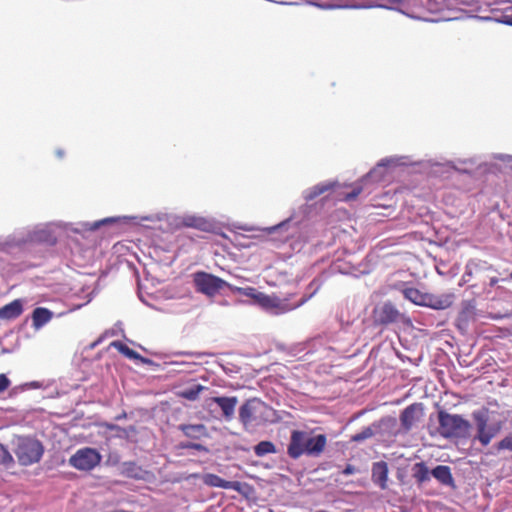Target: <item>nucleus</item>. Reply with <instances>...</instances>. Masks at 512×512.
<instances>
[{
	"instance_id": "1",
	"label": "nucleus",
	"mask_w": 512,
	"mask_h": 512,
	"mask_svg": "<svg viewBox=\"0 0 512 512\" xmlns=\"http://www.w3.org/2000/svg\"><path fill=\"white\" fill-rule=\"evenodd\" d=\"M191 228H198L204 232L218 233L223 226H190ZM227 230L235 234V240L239 246L250 247L252 242L241 241V237H251L256 239V244L259 242H272L275 246L284 243L288 238L289 226H224Z\"/></svg>"
},
{
	"instance_id": "2",
	"label": "nucleus",
	"mask_w": 512,
	"mask_h": 512,
	"mask_svg": "<svg viewBox=\"0 0 512 512\" xmlns=\"http://www.w3.org/2000/svg\"><path fill=\"white\" fill-rule=\"evenodd\" d=\"M363 191L360 182L353 184H342L338 181H325L318 183L303 192L306 203L314 201L317 197L324 195L322 200L351 202Z\"/></svg>"
},
{
	"instance_id": "3",
	"label": "nucleus",
	"mask_w": 512,
	"mask_h": 512,
	"mask_svg": "<svg viewBox=\"0 0 512 512\" xmlns=\"http://www.w3.org/2000/svg\"><path fill=\"white\" fill-rule=\"evenodd\" d=\"M327 437L324 433L294 429L291 431L287 454L296 460L301 456L316 458L325 449Z\"/></svg>"
},
{
	"instance_id": "4",
	"label": "nucleus",
	"mask_w": 512,
	"mask_h": 512,
	"mask_svg": "<svg viewBox=\"0 0 512 512\" xmlns=\"http://www.w3.org/2000/svg\"><path fill=\"white\" fill-rule=\"evenodd\" d=\"M238 419L245 431L280 420L278 412L259 398L245 400L238 409Z\"/></svg>"
},
{
	"instance_id": "5",
	"label": "nucleus",
	"mask_w": 512,
	"mask_h": 512,
	"mask_svg": "<svg viewBox=\"0 0 512 512\" xmlns=\"http://www.w3.org/2000/svg\"><path fill=\"white\" fill-rule=\"evenodd\" d=\"M495 414V411L484 406L472 411L471 418L476 431L473 437L474 442H479L482 446L486 447L500 433L504 420L507 417L496 420L494 418Z\"/></svg>"
},
{
	"instance_id": "6",
	"label": "nucleus",
	"mask_w": 512,
	"mask_h": 512,
	"mask_svg": "<svg viewBox=\"0 0 512 512\" xmlns=\"http://www.w3.org/2000/svg\"><path fill=\"white\" fill-rule=\"evenodd\" d=\"M11 445L18 464L23 467L39 463L45 452L42 441L32 435H14Z\"/></svg>"
},
{
	"instance_id": "7",
	"label": "nucleus",
	"mask_w": 512,
	"mask_h": 512,
	"mask_svg": "<svg viewBox=\"0 0 512 512\" xmlns=\"http://www.w3.org/2000/svg\"><path fill=\"white\" fill-rule=\"evenodd\" d=\"M245 290L247 291V296L252 297L256 304L271 315H282L290 312L306 303L315 293L314 291L308 296L302 297L296 303H290L287 298H280L277 296H270L262 292H257L256 289L252 287H248Z\"/></svg>"
},
{
	"instance_id": "8",
	"label": "nucleus",
	"mask_w": 512,
	"mask_h": 512,
	"mask_svg": "<svg viewBox=\"0 0 512 512\" xmlns=\"http://www.w3.org/2000/svg\"><path fill=\"white\" fill-rule=\"evenodd\" d=\"M472 424L460 414H451L446 410L438 411L437 432L445 439H467Z\"/></svg>"
},
{
	"instance_id": "9",
	"label": "nucleus",
	"mask_w": 512,
	"mask_h": 512,
	"mask_svg": "<svg viewBox=\"0 0 512 512\" xmlns=\"http://www.w3.org/2000/svg\"><path fill=\"white\" fill-rule=\"evenodd\" d=\"M405 299L415 305L442 311L452 306L455 295L453 293L433 294L420 291L414 287H406L402 290Z\"/></svg>"
},
{
	"instance_id": "10",
	"label": "nucleus",
	"mask_w": 512,
	"mask_h": 512,
	"mask_svg": "<svg viewBox=\"0 0 512 512\" xmlns=\"http://www.w3.org/2000/svg\"><path fill=\"white\" fill-rule=\"evenodd\" d=\"M127 222V221H149V222H167L168 224H185V225H191V224H207V221L204 218L201 217H195V216H187L183 218H178L172 214H157V215H151V216H144V217H107L101 220L94 221L93 224L98 225H106V224H115L117 222Z\"/></svg>"
},
{
	"instance_id": "11",
	"label": "nucleus",
	"mask_w": 512,
	"mask_h": 512,
	"mask_svg": "<svg viewBox=\"0 0 512 512\" xmlns=\"http://www.w3.org/2000/svg\"><path fill=\"white\" fill-rule=\"evenodd\" d=\"M193 282L196 290L207 296H213L224 287L230 286L222 278L204 271L195 272L193 274Z\"/></svg>"
},
{
	"instance_id": "12",
	"label": "nucleus",
	"mask_w": 512,
	"mask_h": 512,
	"mask_svg": "<svg viewBox=\"0 0 512 512\" xmlns=\"http://www.w3.org/2000/svg\"><path fill=\"white\" fill-rule=\"evenodd\" d=\"M102 455L96 448L84 447L69 459V465L80 471H91L100 464Z\"/></svg>"
},
{
	"instance_id": "13",
	"label": "nucleus",
	"mask_w": 512,
	"mask_h": 512,
	"mask_svg": "<svg viewBox=\"0 0 512 512\" xmlns=\"http://www.w3.org/2000/svg\"><path fill=\"white\" fill-rule=\"evenodd\" d=\"M29 250L27 234L22 232L13 233L0 238V252L18 255Z\"/></svg>"
},
{
	"instance_id": "14",
	"label": "nucleus",
	"mask_w": 512,
	"mask_h": 512,
	"mask_svg": "<svg viewBox=\"0 0 512 512\" xmlns=\"http://www.w3.org/2000/svg\"><path fill=\"white\" fill-rule=\"evenodd\" d=\"M120 475L138 481L150 482L154 474L138 465L135 461H124L119 464Z\"/></svg>"
},
{
	"instance_id": "15",
	"label": "nucleus",
	"mask_w": 512,
	"mask_h": 512,
	"mask_svg": "<svg viewBox=\"0 0 512 512\" xmlns=\"http://www.w3.org/2000/svg\"><path fill=\"white\" fill-rule=\"evenodd\" d=\"M402 317L403 315L390 301L384 302L379 308L375 309V321L380 325L396 323Z\"/></svg>"
},
{
	"instance_id": "16",
	"label": "nucleus",
	"mask_w": 512,
	"mask_h": 512,
	"mask_svg": "<svg viewBox=\"0 0 512 512\" xmlns=\"http://www.w3.org/2000/svg\"><path fill=\"white\" fill-rule=\"evenodd\" d=\"M29 247L33 244L52 247L57 243V235L50 226H45L42 229L36 230L32 233H27Z\"/></svg>"
},
{
	"instance_id": "17",
	"label": "nucleus",
	"mask_w": 512,
	"mask_h": 512,
	"mask_svg": "<svg viewBox=\"0 0 512 512\" xmlns=\"http://www.w3.org/2000/svg\"><path fill=\"white\" fill-rule=\"evenodd\" d=\"M376 434L382 437H395L399 434L398 421L394 416H384L373 422Z\"/></svg>"
},
{
	"instance_id": "18",
	"label": "nucleus",
	"mask_w": 512,
	"mask_h": 512,
	"mask_svg": "<svg viewBox=\"0 0 512 512\" xmlns=\"http://www.w3.org/2000/svg\"><path fill=\"white\" fill-rule=\"evenodd\" d=\"M417 412L423 414V404L413 403L404 408L400 413V423L404 433L409 432L418 419Z\"/></svg>"
},
{
	"instance_id": "19",
	"label": "nucleus",
	"mask_w": 512,
	"mask_h": 512,
	"mask_svg": "<svg viewBox=\"0 0 512 512\" xmlns=\"http://www.w3.org/2000/svg\"><path fill=\"white\" fill-rule=\"evenodd\" d=\"M212 402L220 408L222 416L226 421H231L234 418L235 408L238 403L236 396H215L212 398Z\"/></svg>"
},
{
	"instance_id": "20",
	"label": "nucleus",
	"mask_w": 512,
	"mask_h": 512,
	"mask_svg": "<svg viewBox=\"0 0 512 512\" xmlns=\"http://www.w3.org/2000/svg\"><path fill=\"white\" fill-rule=\"evenodd\" d=\"M371 473H372L371 477H372L373 483L375 485H377L378 487H380L381 489H386L387 482H388V473H389L387 462L382 461V460L378 461V462H374L372 464Z\"/></svg>"
},
{
	"instance_id": "21",
	"label": "nucleus",
	"mask_w": 512,
	"mask_h": 512,
	"mask_svg": "<svg viewBox=\"0 0 512 512\" xmlns=\"http://www.w3.org/2000/svg\"><path fill=\"white\" fill-rule=\"evenodd\" d=\"M25 300L18 298L0 308L1 320H14L24 311Z\"/></svg>"
},
{
	"instance_id": "22",
	"label": "nucleus",
	"mask_w": 512,
	"mask_h": 512,
	"mask_svg": "<svg viewBox=\"0 0 512 512\" xmlns=\"http://www.w3.org/2000/svg\"><path fill=\"white\" fill-rule=\"evenodd\" d=\"M431 473V476L434 477L441 485L450 488L456 487L451 468L449 466L436 465L431 469Z\"/></svg>"
},
{
	"instance_id": "23",
	"label": "nucleus",
	"mask_w": 512,
	"mask_h": 512,
	"mask_svg": "<svg viewBox=\"0 0 512 512\" xmlns=\"http://www.w3.org/2000/svg\"><path fill=\"white\" fill-rule=\"evenodd\" d=\"M489 268H490V266H488L487 262H485V261L470 260L465 266V272L462 275L459 285L462 286V285L468 283L473 275L477 276L481 272H483Z\"/></svg>"
},
{
	"instance_id": "24",
	"label": "nucleus",
	"mask_w": 512,
	"mask_h": 512,
	"mask_svg": "<svg viewBox=\"0 0 512 512\" xmlns=\"http://www.w3.org/2000/svg\"><path fill=\"white\" fill-rule=\"evenodd\" d=\"M54 313L46 307H36L31 314L32 326L39 330L46 325L52 318Z\"/></svg>"
},
{
	"instance_id": "25",
	"label": "nucleus",
	"mask_w": 512,
	"mask_h": 512,
	"mask_svg": "<svg viewBox=\"0 0 512 512\" xmlns=\"http://www.w3.org/2000/svg\"><path fill=\"white\" fill-rule=\"evenodd\" d=\"M178 430L181 431L187 438L199 439L203 436H207V428L204 424H179Z\"/></svg>"
},
{
	"instance_id": "26",
	"label": "nucleus",
	"mask_w": 512,
	"mask_h": 512,
	"mask_svg": "<svg viewBox=\"0 0 512 512\" xmlns=\"http://www.w3.org/2000/svg\"><path fill=\"white\" fill-rule=\"evenodd\" d=\"M411 471L412 477L419 485L428 482L432 474L431 470L424 461L414 463Z\"/></svg>"
},
{
	"instance_id": "27",
	"label": "nucleus",
	"mask_w": 512,
	"mask_h": 512,
	"mask_svg": "<svg viewBox=\"0 0 512 512\" xmlns=\"http://www.w3.org/2000/svg\"><path fill=\"white\" fill-rule=\"evenodd\" d=\"M205 390H208V387L200 383H192L191 385L179 390L177 395L178 397L188 401H196L199 398L200 393Z\"/></svg>"
},
{
	"instance_id": "28",
	"label": "nucleus",
	"mask_w": 512,
	"mask_h": 512,
	"mask_svg": "<svg viewBox=\"0 0 512 512\" xmlns=\"http://www.w3.org/2000/svg\"><path fill=\"white\" fill-rule=\"evenodd\" d=\"M194 477H198L201 479L203 484L209 487H216L224 489L225 479L213 473H204V474H194Z\"/></svg>"
},
{
	"instance_id": "29",
	"label": "nucleus",
	"mask_w": 512,
	"mask_h": 512,
	"mask_svg": "<svg viewBox=\"0 0 512 512\" xmlns=\"http://www.w3.org/2000/svg\"><path fill=\"white\" fill-rule=\"evenodd\" d=\"M253 451L257 457H264L268 454L276 453V446L272 441L262 440L254 445Z\"/></svg>"
},
{
	"instance_id": "30",
	"label": "nucleus",
	"mask_w": 512,
	"mask_h": 512,
	"mask_svg": "<svg viewBox=\"0 0 512 512\" xmlns=\"http://www.w3.org/2000/svg\"><path fill=\"white\" fill-rule=\"evenodd\" d=\"M470 316L471 311L466 308L462 309L456 318L455 326L462 334H465L468 331Z\"/></svg>"
},
{
	"instance_id": "31",
	"label": "nucleus",
	"mask_w": 512,
	"mask_h": 512,
	"mask_svg": "<svg viewBox=\"0 0 512 512\" xmlns=\"http://www.w3.org/2000/svg\"><path fill=\"white\" fill-rule=\"evenodd\" d=\"M0 466L11 469L15 466V460L6 445L0 442Z\"/></svg>"
},
{
	"instance_id": "32",
	"label": "nucleus",
	"mask_w": 512,
	"mask_h": 512,
	"mask_svg": "<svg viewBox=\"0 0 512 512\" xmlns=\"http://www.w3.org/2000/svg\"><path fill=\"white\" fill-rule=\"evenodd\" d=\"M111 346H113L115 349H117L122 355H124L125 357H127L130 360H134L135 362L137 361V359L139 357V353L137 351L130 348L129 346H127L124 342H122L120 340L113 341L111 343Z\"/></svg>"
},
{
	"instance_id": "33",
	"label": "nucleus",
	"mask_w": 512,
	"mask_h": 512,
	"mask_svg": "<svg viewBox=\"0 0 512 512\" xmlns=\"http://www.w3.org/2000/svg\"><path fill=\"white\" fill-rule=\"evenodd\" d=\"M374 435H377V434H376V430L373 427V423H372L370 426L363 428L362 431L352 435L350 438V441L356 442V443H361V442L373 437Z\"/></svg>"
},
{
	"instance_id": "34",
	"label": "nucleus",
	"mask_w": 512,
	"mask_h": 512,
	"mask_svg": "<svg viewBox=\"0 0 512 512\" xmlns=\"http://www.w3.org/2000/svg\"><path fill=\"white\" fill-rule=\"evenodd\" d=\"M497 451L508 450L512 452V431L505 435L499 442L494 445Z\"/></svg>"
},
{
	"instance_id": "35",
	"label": "nucleus",
	"mask_w": 512,
	"mask_h": 512,
	"mask_svg": "<svg viewBox=\"0 0 512 512\" xmlns=\"http://www.w3.org/2000/svg\"><path fill=\"white\" fill-rule=\"evenodd\" d=\"M179 448L181 449H194V450H197V451H200V452H204V453H208L209 452V449L201 444V443H196V442H193V441H182L179 443Z\"/></svg>"
},
{
	"instance_id": "36",
	"label": "nucleus",
	"mask_w": 512,
	"mask_h": 512,
	"mask_svg": "<svg viewBox=\"0 0 512 512\" xmlns=\"http://www.w3.org/2000/svg\"><path fill=\"white\" fill-rule=\"evenodd\" d=\"M106 427L110 431L117 432L118 437H120V438H127V429H124L123 427H121V426H119L117 424H113V423L107 424Z\"/></svg>"
},
{
	"instance_id": "37",
	"label": "nucleus",
	"mask_w": 512,
	"mask_h": 512,
	"mask_svg": "<svg viewBox=\"0 0 512 512\" xmlns=\"http://www.w3.org/2000/svg\"><path fill=\"white\" fill-rule=\"evenodd\" d=\"M11 385V381L4 373L0 374V393L6 391Z\"/></svg>"
},
{
	"instance_id": "38",
	"label": "nucleus",
	"mask_w": 512,
	"mask_h": 512,
	"mask_svg": "<svg viewBox=\"0 0 512 512\" xmlns=\"http://www.w3.org/2000/svg\"><path fill=\"white\" fill-rule=\"evenodd\" d=\"M242 483L239 481H225L224 489L234 490L236 492H241Z\"/></svg>"
},
{
	"instance_id": "39",
	"label": "nucleus",
	"mask_w": 512,
	"mask_h": 512,
	"mask_svg": "<svg viewBox=\"0 0 512 512\" xmlns=\"http://www.w3.org/2000/svg\"><path fill=\"white\" fill-rule=\"evenodd\" d=\"M136 362L140 363V364H143V365H147V366H154V367H159L160 366L154 360H152L150 358H147V357H144L141 354H139V357H138Z\"/></svg>"
},
{
	"instance_id": "40",
	"label": "nucleus",
	"mask_w": 512,
	"mask_h": 512,
	"mask_svg": "<svg viewBox=\"0 0 512 512\" xmlns=\"http://www.w3.org/2000/svg\"><path fill=\"white\" fill-rule=\"evenodd\" d=\"M41 387V384L40 382L38 381H32V382H28V383H25L24 385L20 386V387H16L13 389V392L16 393V390L17 389H21V390H24V389H27V388H32V389H38Z\"/></svg>"
},
{
	"instance_id": "41",
	"label": "nucleus",
	"mask_w": 512,
	"mask_h": 512,
	"mask_svg": "<svg viewBox=\"0 0 512 512\" xmlns=\"http://www.w3.org/2000/svg\"><path fill=\"white\" fill-rule=\"evenodd\" d=\"M357 471L356 467L352 464H347L344 469L342 470V474L345 476L353 475Z\"/></svg>"
},
{
	"instance_id": "42",
	"label": "nucleus",
	"mask_w": 512,
	"mask_h": 512,
	"mask_svg": "<svg viewBox=\"0 0 512 512\" xmlns=\"http://www.w3.org/2000/svg\"><path fill=\"white\" fill-rule=\"evenodd\" d=\"M498 20L512 26V11L510 13L505 12Z\"/></svg>"
},
{
	"instance_id": "43",
	"label": "nucleus",
	"mask_w": 512,
	"mask_h": 512,
	"mask_svg": "<svg viewBox=\"0 0 512 512\" xmlns=\"http://www.w3.org/2000/svg\"><path fill=\"white\" fill-rule=\"evenodd\" d=\"M109 461L112 463V464H115V465H118L121 463L120 462V457L118 455H110L109 456Z\"/></svg>"
},
{
	"instance_id": "44",
	"label": "nucleus",
	"mask_w": 512,
	"mask_h": 512,
	"mask_svg": "<svg viewBox=\"0 0 512 512\" xmlns=\"http://www.w3.org/2000/svg\"><path fill=\"white\" fill-rule=\"evenodd\" d=\"M125 429H127V438L129 437V435L131 433H136V427L134 425H130V426L126 427Z\"/></svg>"
},
{
	"instance_id": "45",
	"label": "nucleus",
	"mask_w": 512,
	"mask_h": 512,
	"mask_svg": "<svg viewBox=\"0 0 512 512\" xmlns=\"http://www.w3.org/2000/svg\"><path fill=\"white\" fill-rule=\"evenodd\" d=\"M499 281H500V280H499L498 278H496V277H491V278L489 279V286H490V287H493V286H495Z\"/></svg>"
},
{
	"instance_id": "46",
	"label": "nucleus",
	"mask_w": 512,
	"mask_h": 512,
	"mask_svg": "<svg viewBox=\"0 0 512 512\" xmlns=\"http://www.w3.org/2000/svg\"><path fill=\"white\" fill-rule=\"evenodd\" d=\"M126 417H127V413L123 411L121 414H119L115 417V420L120 421V420L125 419Z\"/></svg>"
},
{
	"instance_id": "47",
	"label": "nucleus",
	"mask_w": 512,
	"mask_h": 512,
	"mask_svg": "<svg viewBox=\"0 0 512 512\" xmlns=\"http://www.w3.org/2000/svg\"><path fill=\"white\" fill-rule=\"evenodd\" d=\"M64 154H65V152H64V150H62V149H58V150L56 151V155H57L59 158H63V157H64Z\"/></svg>"
},
{
	"instance_id": "48",
	"label": "nucleus",
	"mask_w": 512,
	"mask_h": 512,
	"mask_svg": "<svg viewBox=\"0 0 512 512\" xmlns=\"http://www.w3.org/2000/svg\"><path fill=\"white\" fill-rule=\"evenodd\" d=\"M89 231H96L98 230L101 226H96V225H93V226H87Z\"/></svg>"
},
{
	"instance_id": "49",
	"label": "nucleus",
	"mask_w": 512,
	"mask_h": 512,
	"mask_svg": "<svg viewBox=\"0 0 512 512\" xmlns=\"http://www.w3.org/2000/svg\"><path fill=\"white\" fill-rule=\"evenodd\" d=\"M508 279L512 280V271L508 274V277L502 278L501 281H507Z\"/></svg>"
},
{
	"instance_id": "50",
	"label": "nucleus",
	"mask_w": 512,
	"mask_h": 512,
	"mask_svg": "<svg viewBox=\"0 0 512 512\" xmlns=\"http://www.w3.org/2000/svg\"><path fill=\"white\" fill-rule=\"evenodd\" d=\"M374 172H375V170L370 171V173H369L365 178H363V179L361 180V182L366 181L369 177H371V175H372Z\"/></svg>"
},
{
	"instance_id": "51",
	"label": "nucleus",
	"mask_w": 512,
	"mask_h": 512,
	"mask_svg": "<svg viewBox=\"0 0 512 512\" xmlns=\"http://www.w3.org/2000/svg\"><path fill=\"white\" fill-rule=\"evenodd\" d=\"M177 354L178 355H189V356L194 355V353H192V352H178Z\"/></svg>"
},
{
	"instance_id": "52",
	"label": "nucleus",
	"mask_w": 512,
	"mask_h": 512,
	"mask_svg": "<svg viewBox=\"0 0 512 512\" xmlns=\"http://www.w3.org/2000/svg\"><path fill=\"white\" fill-rule=\"evenodd\" d=\"M509 414H510L509 421H510V425L512 426V412H510Z\"/></svg>"
},
{
	"instance_id": "53",
	"label": "nucleus",
	"mask_w": 512,
	"mask_h": 512,
	"mask_svg": "<svg viewBox=\"0 0 512 512\" xmlns=\"http://www.w3.org/2000/svg\"><path fill=\"white\" fill-rule=\"evenodd\" d=\"M288 222H289V220L287 219V220L280 222L279 224L285 225V224H288Z\"/></svg>"
},
{
	"instance_id": "54",
	"label": "nucleus",
	"mask_w": 512,
	"mask_h": 512,
	"mask_svg": "<svg viewBox=\"0 0 512 512\" xmlns=\"http://www.w3.org/2000/svg\"><path fill=\"white\" fill-rule=\"evenodd\" d=\"M488 404H489V406H492V405L498 406V403L496 401L494 403L489 402Z\"/></svg>"
},
{
	"instance_id": "55",
	"label": "nucleus",
	"mask_w": 512,
	"mask_h": 512,
	"mask_svg": "<svg viewBox=\"0 0 512 512\" xmlns=\"http://www.w3.org/2000/svg\"><path fill=\"white\" fill-rule=\"evenodd\" d=\"M391 3H399L401 0H389Z\"/></svg>"
},
{
	"instance_id": "56",
	"label": "nucleus",
	"mask_w": 512,
	"mask_h": 512,
	"mask_svg": "<svg viewBox=\"0 0 512 512\" xmlns=\"http://www.w3.org/2000/svg\"><path fill=\"white\" fill-rule=\"evenodd\" d=\"M73 231H74V232H76V233H78L80 230H79V229H77V228H75V229H73Z\"/></svg>"
}]
</instances>
